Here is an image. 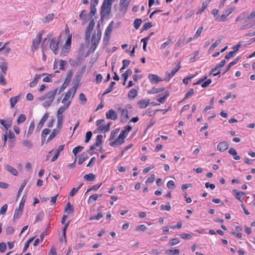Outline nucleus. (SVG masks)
Segmentation results:
<instances>
[{"mask_svg":"<svg viewBox=\"0 0 255 255\" xmlns=\"http://www.w3.org/2000/svg\"><path fill=\"white\" fill-rule=\"evenodd\" d=\"M57 90L48 92L44 96H43L39 98L40 101H44L42 105L45 108L49 107L53 102L55 96L57 93Z\"/></svg>","mask_w":255,"mask_h":255,"instance_id":"f257e3e1","label":"nucleus"},{"mask_svg":"<svg viewBox=\"0 0 255 255\" xmlns=\"http://www.w3.org/2000/svg\"><path fill=\"white\" fill-rule=\"evenodd\" d=\"M102 35V31L100 27V25L98 24L97 32V33L95 32L93 34L92 36V45L90 48L89 51L91 52H94L97 48V45H98Z\"/></svg>","mask_w":255,"mask_h":255,"instance_id":"f03ea898","label":"nucleus"},{"mask_svg":"<svg viewBox=\"0 0 255 255\" xmlns=\"http://www.w3.org/2000/svg\"><path fill=\"white\" fill-rule=\"evenodd\" d=\"M112 5V0H105L103 3L101 9V18H107L109 16Z\"/></svg>","mask_w":255,"mask_h":255,"instance_id":"7ed1b4c3","label":"nucleus"},{"mask_svg":"<svg viewBox=\"0 0 255 255\" xmlns=\"http://www.w3.org/2000/svg\"><path fill=\"white\" fill-rule=\"evenodd\" d=\"M111 123L108 122L106 123L103 119L99 120L96 122V126L98 127V129L102 132H106L109 131L110 129Z\"/></svg>","mask_w":255,"mask_h":255,"instance_id":"20e7f679","label":"nucleus"},{"mask_svg":"<svg viewBox=\"0 0 255 255\" xmlns=\"http://www.w3.org/2000/svg\"><path fill=\"white\" fill-rule=\"evenodd\" d=\"M43 32V30L39 31L36 35V37L33 40L31 45V50L32 51H34L38 48Z\"/></svg>","mask_w":255,"mask_h":255,"instance_id":"39448f33","label":"nucleus"},{"mask_svg":"<svg viewBox=\"0 0 255 255\" xmlns=\"http://www.w3.org/2000/svg\"><path fill=\"white\" fill-rule=\"evenodd\" d=\"M68 109L66 106H62L59 108L57 112V125L60 128L62 126L63 124V115L62 114Z\"/></svg>","mask_w":255,"mask_h":255,"instance_id":"423d86ee","label":"nucleus"},{"mask_svg":"<svg viewBox=\"0 0 255 255\" xmlns=\"http://www.w3.org/2000/svg\"><path fill=\"white\" fill-rule=\"evenodd\" d=\"M95 21L93 19L90 20L88 27L85 31V40L90 41L91 33L95 26Z\"/></svg>","mask_w":255,"mask_h":255,"instance_id":"0eeeda50","label":"nucleus"},{"mask_svg":"<svg viewBox=\"0 0 255 255\" xmlns=\"http://www.w3.org/2000/svg\"><path fill=\"white\" fill-rule=\"evenodd\" d=\"M112 33V22H111L107 27L104 36L103 43L105 45H107L110 41L111 35Z\"/></svg>","mask_w":255,"mask_h":255,"instance_id":"6e6552de","label":"nucleus"},{"mask_svg":"<svg viewBox=\"0 0 255 255\" xmlns=\"http://www.w3.org/2000/svg\"><path fill=\"white\" fill-rule=\"evenodd\" d=\"M234 10V8L230 7L226 9L224 13L219 17V16L216 17V20L218 21H225L227 20V17Z\"/></svg>","mask_w":255,"mask_h":255,"instance_id":"1a4fd4ad","label":"nucleus"},{"mask_svg":"<svg viewBox=\"0 0 255 255\" xmlns=\"http://www.w3.org/2000/svg\"><path fill=\"white\" fill-rule=\"evenodd\" d=\"M119 111H121V115L120 117L121 122L123 124L126 123L129 119L128 111L127 109L119 108Z\"/></svg>","mask_w":255,"mask_h":255,"instance_id":"9d476101","label":"nucleus"},{"mask_svg":"<svg viewBox=\"0 0 255 255\" xmlns=\"http://www.w3.org/2000/svg\"><path fill=\"white\" fill-rule=\"evenodd\" d=\"M78 88V84H75L74 86H73L72 88L69 89V90L66 92L65 97L69 99L72 100L77 91V89Z\"/></svg>","mask_w":255,"mask_h":255,"instance_id":"9b49d317","label":"nucleus"},{"mask_svg":"<svg viewBox=\"0 0 255 255\" xmlns=\"http://www.w3.org/2000/svg\"><path fill=\"white\" fill-rule=\"evenodd\" d=\"M58 46L59 41L58 40L55 38L51 39L50 43V48L55 55L58 53Z\"/></svg>","mask_w":255,"mask_h":255,"instance_id":"f8f14e48","label":"nucleus"},{"mask_svg":"<svg viewBox=\"0 0 255 255\" xmlns=\"http://www.w3.org/2000/svg\"><path fill=\"white\" fill-rule=\"evenodd\" d=\"M132 129V127L130 125H127L125 127V129L122 130L119 135L120 138L123 140L128 136V133Z\"/></svg>","mask_w":255,"mask_h":255,"instance_id":"ddd939ff","label":"nucleus"},{"mask_svg":"<svg viewBox=\"0 0 255 255\" xmlns=\"http://www.w3.org/2000/svg\"><path fill=\"white\" fill-rule=\"evenodd\" d=\"M57 65H59V69L60 70H63L65 69V66L67 65V62L62 59L59 60H55L53 66L54 69H55V66Z\"/></svg>","mask_w":255,"mask_h":255,"instance_id":"4468645a","label":"nucleus"},{"mask_svg":"<svg viewBox=\"0 0 255 255\" xmlns=\"http://www.w3.org/2000/svg\"><path fill=\"white\" fill-rule=\"evenodd\" d=\"M48 118V114L45 113L44 115V116H43V117L41 118V119L40 120V122H39V123L36 127V130L37 131H40V130L41 129V128L43 126L44 123L47 120Z\"/></svg>","mask_w":255,"mask_h":255,"instance_id":"2eb2a0df","label":"nucleus"},{"mask_svg":"<svg viewBox=\"0 0 255 255\" xmlns=\"http://www.w3.org/2000/svg\"><path fill=\"white\" fill-rule=\"evenodd\" d=\"M233 192L235 193V196L237 200L243 202L244 198L242 196L246 195V193L242 191H238L236 189H234Z\"/></svg>","mask_w":255,"mask_h":255,"instance_id":"dca6fc26","label":"nucleus"},{"mask_svg":"<svg viewBox=\"0 0 255 255\" xmlns=\"http://www.w3.org/2000/svg\"><path fill=\"white\" fill-rule=\"evenodd\" d=\"M228 147L229 144L226 141L221 142L217 145V149L221 152L225 151L228 148Z\"/></svg>","mask_w":255,"mask_h":255,"instance_id":"f3484780","label":"nucleus"},{"mask_svg":"<svg viewBox=\"0 0 255 255\" xmlns=\"http://www.w3.org/2000/svg\"><path fill=\"white\" fill-rule=\"evenodd\" d=\"M61 128L62 127L59 128L57 126V128L53 129L52 132L49 136V137L47 140V142H49L50 140H51L52 139H53L55 137V136L59 132Z\"/></svg>","mask_w":255,"mask_h":255,"instance_id":"a211bd4d","label":"nucleus"},{"mask_svg":"<svg viewBox=\"0 0 255 255\" xmlns=\"http://www.w3.org/2000/svg\"><path fill=\"white\" fill-rule=\"evenodd\" d=\"M180 67V66H176L173 69L171 72H166V74L167 75V77H166V79L165 80H166V79H168V80H170L174 75V74L179 70Z\"/></svg>","mask_w":255,"mask_h":255,"instance_id":"6ab92c4d","label":"nucleus"},{"mask_svg":"<svg viewBox=\"0 0 255 255\" xmlns=\"http://www.w3.org/2000/svg\"><path fill=\"white\" fill-rule=\"evenodd\" d=\"M5 169L14 176H17L18 175V172L16 169L9 165H6L5 166Z\"/></svg>","mask_w":255,"mask_h":255,"instance_id":"aec40b11","label":"nucleus"},{"mask_svg":"<svg viewBox=\"0 0 255 255\" xmlns=\"http://www.w3.org/2000/svg\"><path fill=\"white\" fill-rule=\"evenodd\" d=\"M88 158V155L87 153L83 152L81 153L79 156L78 159V164L79 165L82 164L87 158Z\"/></svg>","mask_w":255,"mask_h":255,"instance_id":"412c9836","label":"nucleus"},{"mask_svg":"<svg viewBox=\"0 0 255 255\" xmlns=\"http://www.w3.org/2000/svg\"><path fill=\"white\" fill-rule=\"evenodd\" d=\"M20 99V96H17L15 97H11L10 99V108H12L14 107V106L16 104L17 102Z\"/></svg>","mask_w":255,"mask_h":255,"instance_id":"4be33fe9","label":"nucleus"},{"mask_svg":"<svg viewBox=\"0 0 255 255\" xmlns=\"http://www.w3.org/2000/svg\"><path fill=\"white\" fill-rule=\"evenodd\" d=\"M65 212L68 214H72L74 212L73 206L70 204V202H68L64 209Z\"/></svg>","mask_w":255,"mask_h":255,"instance_id":"5701e85b","label":"nucleus"},{"mask_svg":"<svg viewBox=\"0 0 255 255\" xmlns=\"http://www.w3.org/2000/svg\"><path fill=\"white\" fill-rule=\"evenodd\" d=\"M137 104L139 105L140 109H144L149 104V100L145 101L141 100L138 101Z\"/></svg>","mask_w":255,"mask_h":255,"instance_id":"b1692460","label":"nucleus"},{"mask_svg":"<svg viewBox=\"0 0 255 255\" xmlns=\"http://www.w3.org/2000/svg\"><path fill=\"white\" fill-rule=\"evenodd\" d=\"M125 142V140L123 139L120 138V136L115 139L114 141H113V146H119L123 144Z\"/></svg>","mask_w":255,"mask_h":255,"instance_id":"393cba45","label":"nucleus"},{"mask_svg":"<svg viewBox=\"0 0 255 255\" xmlns=\"http://www.w3.org/2000/svg\"><path fill=\"white\" fill-rule=\"evenodd\" d=\"M101 195L93 194L91 195L88 200V204H92L95 202L99 197H101Z\"/></svg>","mask_w":255,"mask_h":255,"instance_id":"a878e982","label":"nucleus"},{"mask_svg":"<svg viewBox=\"0 0 255 255\" xmlns=\"http://www.w3.org/2000/svg\"><path fill=\"white\" fill-rule=\"evenodd\" d=\"M210 0H207L205 1H204L202 4V7L198 10V11L197 12V14H200L207 7L208 5L210 2Z\"/></svg>","mask_w":255,"mask_h":255,"instance_id":"bb28decb","label":"nucleus"},{"mask_svg":"<svg viewBox=\"0 0 255 255\" xmlns=\"http://www.w3.org/2000/svg\"><path fill=\"white\" fill-rule=\"evenodd\" d=\"M70 81H64L62 86L60 88H56L55 90H57V93L58 94H60L61 92H62L67 86L69 85V82Z\"/></svg>","mask_w":255,"mask_h":255,"instance_id":"cd10ccee","label":"nucleus"},{"mask_svg":"<svg viewBox=\"0 0 255 255\" xmlns=\"http://www.w3.org/2000/svg\"><path fill=\"white\" fill-rule=\"evenodd\" d=\"M137 94V91L135 89H132L128 93V98L129 99H133Z\"/></svg>","mask_w":255,"mask_h":255,"instance_id":"c85d7f7f","label":"nucleus"},{"mask_svg":"<svg viewBox=\"0 0 255 255\" xmlns=\"http://www.w3.org/2000/svg\"><path fill=\"white\" fill-rule=\"evenodd\" d=\"M35 128V124L34 121H32L28 127V129L27 133V137H29L33 132Z\"/></svg>","mask_w":255,"mask_h":255,"instance_id":"c756f323","label":"nucleus"},{"mask_svg":"<svg viewBox=\"0 0 255 255\" xmlns=\"http://www.w3.org/2000/svg\"><path fill=\"white\" fill-rule=\"evenodd\" d=\"M54 14L53 13H50L47 14L42 20L43 23H48L49 22L52 20L54 18Z\"/></svg>","mask_w":255,"mask_h":255,"instance_id":"7c9ffc66","label":"nucleus"},{"mask_svg":"<svg viewBox=\"0 0 255 255\" xmlns=\"http://www.w3.org/2000/svg\"><path fill=\"white\" fill-rule=\"evenodd\" d=\"M22 210H23L20 209L19 208L15 209L13 217V220H15L16 219H18L20 217L22 213Z\"/></svg>","mask_w":255,"mask_h":255,"instance_id":"2f4dec72","label":"nucleus"},{"mask_svg":"<svg viewBox=\"0 0 255 255\" xmlns=\"http://www.w3.org/2000/svg\"><path fill=\"white\" fill-rule=\"evenodd\" d=\"M42 78V80H50V78L48 76L46 75V74L42 73L41 74H36L34 77V80H40Z\"/></svg>","mask_w":255,"mask_h":255,"instance_id":"473e14b6","label":"nucleus"},{"mask_svg":"<svg viewBox=\"0 0 255 255\" xmlns=\"http://www.w3.org/2000/svg\"><path fill=\"white\" fill-rule=\"evenodd\" d=\"M79 17L81 19L83 20V23H85L87 20V14L86 10L84 9L79 14Z\"/></svg>","mask_w":255,"mask_h":255,"instance_id":"72a5a7b5","label":"nucleus"},{"mask_svg":"<svg viewBox=\"0 0 255 255\" xmlns=\"http://www.w3.org/2000/svg\"><path fill=\"white\" fill-rule=\"evenodd\" d=\"M103 136L101 134H99L97 136L95 143L94 144L95 146L98 147L101 145L102 143Z\"/></svg>","mask_w":255,"mask_h":255,"instance_id":"f704fd0d","label":"nucleus"},{"mask_svg":"<svg viewBox=\"0 0 255 255\" xmlns=\"http://www.w3.org/2000/svg\"><path fill=\"white\" fill-rule=\"evenodd\" d=\"M165 253L168 255H179L180 251L178 249L167 250L165 251Z\"/></svg>","mask_w":255,"mask_h":255,"instance_id":"c9c22d12","label":"nucleus"},{"mask_svg":"<svg viewBox=\"0 0 255 255\" xmlns=\"http://www.w3.org/2000/svg\"><path fill=\"white\" fill-rule=\"evenodd\" d=\"M84 178L87 181H93L95 179V175L93 173H90L84 175Z\"/></svg>","mask_w":255,"mask_h":255,"instance_id":"e433bc0d","label":"nucleus"},{"mask_svg":"<svg viewBox=\"0 0 255 255\" xmlns=\"http://www.w3.org/2000/svg\"><path fill=\"white\" fill-rule=\"evenodd\" d=\"M126 0H120V6L122 8L121 10H123L125 8V10H127V8L128 6L129 1L127 3H126Z\"/></svg>","mask_w":255,"mask_h":255,"instance_id":"4c0bfd02","label":"nucleus"},{"mask_svg":"<svg viewBox=\"0 0 255 255\" xmlns=\"http://www.w3.org/2000/svg\"><path fill=\"white\" fill-rule=\"evenodd\" d=\"M239 59H240V58L238 57L236 59H235L233 61L230 63L228 65L226 71L224 72V73L227 72V71H228L230 69V68H231L232 66L238 63V62L239 61Z\"/></svg>","mask_w":255,"mask_h":255,"instance_id":"58836bf2","label":"nucleus"},{"mask_svg":"<svg viewBox=\"0 0 255 255\" xmlns=\"http://www.w3.org/2000/svg\"><path fill=\"white\" fill-rule=\"evenodd\" d=\"M142 21L141 18H136L134 20L133 22V26L135 29H137L140 27Z\"/></svg>","mask_w":255,"mask_h":255,"instance_id":"ea45409f","label":"nucleus"},{"mask_svg":"<svg viewBox=\"0 0 255 255\" xmlns=\"http://www.w3.org/2000/svg\"><path fill=\"white\" fill-rule=\"evenodd\" d=\"M255 25V20L254 21L251 22L249 23L243 25L241 28L240 30H244L246 29H249Z\"/></svg>","mask_w":255,"mask_h":255,"instance_id":"a19ab883","label":"nucleus"},{"mask_svg":"<svg viewBox=\"0 0 255 255\" xmlns=\"http://www.w3.org/2000/svg\"><path fill=\"white\" fill-rule=\"evenodd\" d=\"M82 185L83 184H81L78 187L72 188L70 192V196L71 197L74 196L78 192V191L80 189Z\"/></svg>","mask_w":255,"mask_h":255,"instance_id":"79ce46f5","label":"nucleus"},{"mask_svg":"<svg viewBox=\"0 0 255 255\" xmlns=\"http://www.w3.org/2000/svg\"><path fill=\"white\" fill-rule=\"evenodd\" d=\"M222 40L221 39H219L217 40L215 43L212 44L209 48V51H213L218 45H219L221 42Z\"/></svg>","mask_w":255,"mask_h":255,"instance_id":"37998d69","label":"nucleus"},{"mask_svg":"<svg viewBox=\"0 0 255 255\" xmlns=\"http://www.w3.org/2000/svg\"><path fill=\"white\" fill-rule=\"evenodd\" d=\"M33 240H34L33 237L29 239L25 243L24 246L23 250V252H26V251L27 250V249L29 247V244H30L31 242H32L33 241Z\"/></svg>","mask_w":255,"mask_h":255,"instance_id":"c03bdc74","label":"nucleus"},{"mask_svg":"<svg viewBox=\"0 0 255 255\" xmlns=\"http://www.w3.org/2000/svg\"><path fill=\"white\" fill-rule=\"evenodd\" d=\"M26 116L24 114H20L17 118V123L18 124L23 123L26 120Z\"/></svg>","mask_w":255,"mask_h":255,"instance_id":"a18cd8bd","label":"nucleus"},{"mask_svg":"<svg viewBox=\"0 0 255 255\" xmlns=\"http://www.w3.org/2000/svg\"><path fill=\"white\" fill-rule=\"evenodd\" d=\"M26 184H27V181L26 180H24V181L21 185V186L18 191L17 195V198H18L19 197V196L20 195L21 192H22V191Z\"/></svg>","mask_w":255,"mask_h":255,"instance_id":"49530a36","label":"nucleus"},{"mask_svg":"<svg viewBox=\"0 0 255 255\" xmlns=\"http://www.w3.org/2000/svg\"><path fill=\"white\" fill-rule=\"evenodd\" d=\"M152 27V24L151 22H148L144 24V25L142 26V30L141 31V32H142L143 31L147 30V29L150 28Z\"/></svg>","mask_w":255,"mask_h":255,"instance_id":"de8ad7c7","label":"nucleus"},{"mask_svg":"<svg viewBox=\"0 0 255 255\" xmlns=\"http://www.w3.org/2000/svg\"><path fill=\"white\" fill-rule=\"evenodd\" d=\"M84 148V147L83 146H80V145H78L75 147H74L73 149V150H72V152L73 153V154L75 155H76V154L78 153V152H80V151H81Z\"/></svg>","mask_w":255,"mask_h":255,"instance_id":"09e8293b","label":"nucleus"},{"mask_svg":"<svg viewBox=\"0 0 255 255\" xmlns=\"http://www.w3.org/2000/svg\"><path fill=\"white\" fill-rule=\"evenodd\" d=\"M180 239L178 238H174L170 240L169 244L170 246H173L179 243Z\"/></svg>","mask_w":255,"mask_h":255,"instance_id":"8fccbe9b","label":"nucleus"},{"mask_svg":"<svg viewBox=\"0 0 255 255\" xmlns=\"http://www.w3.org/2000/svg\"><path fill=\"white\" fill-rule=\"evenodd\" d=\"M221 70L219 68L216 69V66L211 70L209 74H213L214 76H217L220 73Z\"/></svg>","mask_w":255,"mask_h":255,"instance_id":"3c124183","label":"nucleus"},{"mask_svg":"<svg viewBox=\"0 0 255 255\" xmlns=\"http://www.w3.org/2000/svg\"><path fill=\"white\" fill-rule=\"evenodd\" d=\"M71 102V100H69L65 97L62 100V103L63 104V106H66V107L68 108Z\"/></svg>","mask_w":255,"mask_h":255,"instance_id":"603ef678","label":"nucleus"},{"mask_svg":"<svg viewBox=\"0 0 255 255\" xmlns=\"http://www.w3.org/2000/svg\"><path fill=\"white\" fill-rule=\"evenodd\" d=\"M50 132V130L48 128H44L43 129L41 133V138L43 139H45L46 136L48 135Z\"/></svg>","mask_w":255,"mask_h":255,"instance_id":"864d4df0","label":"nucleus"},{"mask_svg":"<svg viewBox=\"0 0 255 255\" xmlns=\"http://www.w3.org/2000/svg\"><path fill=\"white\" fill-rule=\"evenodd\" d=\"M74 70L73 69H71L68 71L66 76L65 80H71L73 77L74 74Z\"/></svg>","mask_w":255,"mask_h":255,"instance_id":"5fc2aeb1","label":"nucleus"},{"mask_svg":"<svg viewBox=\"0 0 255 255\" xmlns=\"http://www.w3.org/2000/svg\"><path fill=\"white\" fill-rule=\"evenodd\" d=\"M103 217V214L102 213H99L96 216H92L90 218V220H99L101 218H102Z\"/></svg>","mask_w":255,"mask_h":255,"instance_id":"6e6d98bb","label":"nucleus"},{"mask_svg":"<svg viewBox=\"0 0 255 255\" xmlns=\"http://www.w3.org/2000/svg\"><path fill=\"white\" fill-rule=\"evenodd\" d=\"M255 17V12L254 11H252L250 15H249L246 19H245V21L243 22V23H246L248 21L250 20Z\"/></svg>","mask_w":255,"mask_h":255,"instance_id":"4d7b16f0","label":"nucleus"},{"mask_svg":"<svg viewBox=\"0 0 255 255\" xmlns=\"http://www.w3.org/2000/svg\"><path fill=\"white\" fill-rule=\"evenodd\" d=\"M161 210L169 211L171 209V206L169 202H167L166 205H162L160 207Z\"/></svg>","mask_w":255,"mask_h":255,"instance_id":"13d9d810","label":"nucleus"},{"mask_svg":"<svg viewBox=\"0 0 255 255\" xmlns=\"http://www.w3.org/2000/svg\"><path fill=\"white\" fill-rule=\"evenodd\" d=\"M23 144L24 146L28 148H31L33 147V144L31 141L28 140H25L23 142Z\"/></svg>","mask_w":255,"mask_h":255,"instance_id":"bf43d9fd","label":"nucleus"},{"mask_svg":"<svg viewBox=\"0 0 255 255\" xmlns=\"http://www.w3.org/2000/svg\"><path fill=\"white\" fill-rule=\"evenodd\" d=\"M130 61L127 59H125L123 61V66L121 69V71L126 69L129 64Z\"/></svg>","mask_w":255,"mask_h":255,"instance_id":"052dcab7","label":"nucleus"},{"mask_svg":"<svg viewBox=\"0 0 255 255\" xmlns=\"http://www.w3.org/2000/svg\"><path fill=\"white\" fill-rule=\"evenodd\" d=\"M79 100L82 104H85L87 102V98L83 93H81L80 94Z\"/></svg>","mask_w":255,"mask_h":255,"instance_id":"680f3d73","label":"nucleus"},{"mask_svg":"<svg viewBox=\"0 0 255 255\" xmlns=\"http://www.w3.org/2000/svg\"><path fill=\"white\" fill-rule=\"evenodd\" d=\"M92 136V131H88L86 134L85 142L86 143H88L89 141V140H90V139L91 138Z\"/></svg>","mask_w":255,"mask_h":255,"instance_id":"e2e57ef3","label":"nucleus"},{"mask_svg":"<svg viewBox=\"0 0 255 255\" xmlns=\"http://www.w3.org/2000/svg\"><path fill=\"white\" fill-rule=\"evenodd\" d=\"M203 27L202 26H201L200 27L198 30H197L195 35H194V39H196V38H197L198 37H199L203 31Z\"/></svg>","mask_w":255,"mask_h":255,"instance_id":"0e129e2a","label":"nucleus"},{"mask_svg":"<svg viewBox=\"0 0 255 255\" xmlns=\"http://www.w3.org/2000/svg\"><path fill=\"white\" fill-rule=\"evenodd\" d=\"M246 13L244 12H243L241 14H240V15H239L237 18H236V21H239L240 20H245V19H246V18H245V16H246ZM245 20H244V21Z\"/></svg>","mask_w":255,"mask_h":255,"instance_id":"69168bd1","label":"nucleus"},{"mask_svg":"<svg viewBox=\"0 0 255 255\" xmlns=\"http://www.w3.org/2000/svg\"><path fill=\"white\" fill-rule=\"evenodd\" d=\"M194 94V90L193 89H190L188 92L186 94L185 97L184 98V100L188 99L190 97L192 96Z\"/></svg>","mask_w":255,"mask_h":255,"instance_id":"338daca9","label":"nucleus"},{"mask_svg":"<svg viewBox=\"0 0 255 255\" xmlns=\"http://www.w3.org/2000/svg\"><path fill=\"white\" fill-rule=\"evenodd\" d=\"M149 80H161L157 75L149 74L148 76Z\"/></svg>","mask_w":255,"mask_h":255,"instance_id":"774afa93","label":"nucleus"}]
</instances>
